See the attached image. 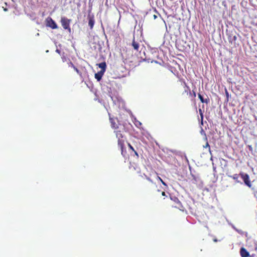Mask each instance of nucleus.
Returning a JSON list of instances; mask_svg holds the SVG:
<instances>
[{
	"instance_id": "f257e3e1",
	"label": "nucleus",
	"mask_w": 257,
	"mask_h": 257,
	"mask_svg": "<svg viewBox=\"0 0 257 257\" xmlns=\"http://www.w3.org/2000/svg\"><path fill=\"white\" fill-rule=\"evenodd\" d=\"M179 91L180 95L182 97L189 94V86L184 80H180V86L179 88Z\"/></svg>"
},
{
	"instance_id": "f03ea898",
	"label": "nucleus",
	"mask_w": 257,
	"mask_h": 257,
	"mask_svg": "<svg viewBox=\"0 0 257 257\" xmlns=\"http://www.w3.org/2000/svg\"><path fill=\"white\" fill-rule=\"evenodd\" d=\"M116 138L118 139L117 142H118V145L120 148L121 151V154L122 155L124 156L123 155V147H124V135L121 133V131H115Z\"/></svg>"
},
{
	"instance_id": "7ed1b4c3",
	"label": "nucleus",
	"mask_w": 257,
	"mask_h": 257,
	"mask_svg": "<svg viewBox=\"0 0 257 257\" xmlns=\"http://www.w3.org/2000/svg\"><path fill=\"white\" fill-rule=\"evenodd\" d=\"M71 21L70 19L65 17H62L61 19V23L62 27L64 29L67 30L69 33L71 32V28L70 27Z\"/></svg>"
},
{
	"instance_id": "20e7f679",
	"label": "nucleus",
	"mask_w": 257,
	"mask_h": 257,
	"mask_svg": "<svg viewBox=\"0 0 257 257\" xmlns=\"http://www.w3.org/2000/svg\"><path fill=\"white\" fill-rule=\"evenodd\" d=\"M239 175L241 179L243 180L244 184L248 187L251 188L252 185L249 179V175L247 174H245L242 172L240 173Z\"/></svg>"
},
{
	"instance_id": "39448f33",
	"label": "nucleus",
	"mask_w": 257,
	"mask_h": 257,
	"mask_svg": "<svg viewBox=\"0 0 257 257\" xmlns=\"http://www.w3.org/2000/svg\"><path fill=\"white\" fill-rule=\"evenodd\" d=\"M109 119L111 127L114 130H117L118 128V120L117 118L116 117L111 116L109 113Z\"/></svg>"
},
{
	"instance_id": "423d86ee",
	"label": "nucleus",
	"mask_w": 257,
	"mask_h": 257,
	"mask_svg": "<svg viewBox=\"0 0 257 257\" xmlns=\"http://www.w3.org/2000/svg\"><path fill=\"white\" fill-rule=\"evenodd\" d=\"M46 26L50 27L52 29H56L58 28L57 25L55 22L50 17H48L46 19Z\"/></svg>"
},
{
	"instance_id": "0eeeda50",
	"label": "nucleus",
	"mask_w": 257,
	"mask_h": 257,
	"mask_svg": "<svg viewBox=\"0 0 257 257\" xmlns=\"http://www.w3.org/2000/svg\"><path fill=\"white\" fill-rule=\"evenodd\" d=\"M140 42L141 41L139 40H136L135 39V37H134V39L133 40L132 43L131 44L133 48V49L136 52H139V49L140 47Z\"/></svg>"
},
{
	"instance_id": "6e6552de",
	"label": "nucleus",
	"mask_w": 257,
	"mask_h": 257,
	"mask_svg": "<svg viewBox=\"0 0 257 257\" xmlns=\"http://www.w3.org/2000/svg\"><path fill=\"white\" fill-rule=\"evenodd\" d=\"M87 19L88 20V26H89L90 29L92 30L93 28L95 23L94 16L93 15L88 14Z\"/></svg>"
},
{
	"instance_id": "1a4fd4ad",
	"label": "nucleus",
	"mask_w": 257,
	"mask_h": 257,
	"mask_svg": "<svg viewBox=\"0 0 257 257\" xmlns=\"http://www.w3.org/2000/svg\"><path fill=\"white\" fill-rule=\"evenodd\" d=\"M188 95L191 98V101L194 103H195V97L196 96V93L195 90L194 89L191 90L190 88H189V92Z\"/></svg>"
},
{
	"instance_id": "9d476101",
	"label": "nucleus",
	"mask_w": 257,
	"mask_h": 257,
	"mask_svg": "<svg viewBox=\"0 0 257 257\" xmlns=\"http://www.w3.org/2000/svg\"><path fill=\"white\" fill-rule=\"evenodd\" d=\"M240 254L241 257H248L249 252L244 247H241L240 250Z\"/></svg>"
},
{
	"instance_id": "9b49d317",
	"label": "nucleus",
	"mask_w": 257,
	"mask_h": 257,
	"mask_svg": "<svg viewBox=\"0 0 257 257\" xmlns=\"http://www.w3.org/2000/svg\"><path fill=\"white\" fill-rule=\"evenodd\" d=\"M104 72H103L102 71H99L97 73L95 74V78L97 79V81H100L102 76L103 75Z\"/></svg>"
},
{
	"instance_id": "f8f14e48",
	"label": "nucleus",
	"mask_w": 257,
	"mask_h": 257,
	"mask_svg": "<svg viewBox=\"0 0 257 257\" xmlns=\"http://www.w3.org/2000/svg\"><path fill=\"white\" fill-rule=\"evenodd\" d=\"M198 96L202 103H205L207 104L209 101V100L208 98L204 99L202 95L200 93L198 94Z\"/></svg>"
},
{
	"instance_id": "ddd939ff",
	"label": "nucleus",
	"mask_w": 257,
	"mask_h": 257,
	"mask_svg": "<svg viewBox=\"0 0 257 257\" xmlns=\"http://www.w3.org/2000/svg\"><path fill=\"white\" fill-rule=\"evenodd\" d=\"M98 66L99 68H101V70L100 71H102L103 72H104L105 71L106 67L105 62H102L98 64Z\"/></svg>"
},
{
	"instance_id": "4468645a",
	"label": "nucleus",
	"mask_w": 257,
	"mask_h": 257,
	"mask_svg": "<svg viewBox=\"0 0 257 257\" xmlns=\"http://www.w3.org/2000/svg\"><path fill=\"white\" fill-rule=\"evenodd\" d=\"M239 174H234L233 175H228V176L232 179H233V180H235L236 182L237 183H239V181L238 180V179L239 178Z\"/></svg>"
},
{
	"instance_id": "2eb2a0df",
	"label": "nucleus",
	"mask_w": 257,
	"mask_h": 257,
	"mask_svg": "<svg viewBox=\"0 0 257 257\" xmlns=\"http://www.w3.org/2000/svg\"><path fill=\"white\" fill-rule=\"evenodd\" d=\"M157 179L160 181V182L162 183L163 185H164L165 186H167L166 183L159 176H157Z\"/></svg>"
},
{
	"instance_id": "dca6fc26",
	"label": "nucleus",
	"mask_w": 257,
	"mask_h": 257,
	"mask_svg": "<svg viewBox=\"0 0 257 257\" xmlns=\"http://www.w3.org/2000/svg\"><path fill=\"white\" fill-rule=\"evenodd\" d=\"M145 178L148 181H149L150 182H151L152 184H155V183L153 182V181L149 177H148V176H147L146 175H145Z\"/></svg>"
},
{
	"instance_id": "f3484780",
	"label": "nucleus",
	"mask_w": 257,
	"mask_h": 257,
	"mask_svg": "<svg viewBox=\"0 0 257 257\" xmlns=\"http://www.w3.org/2000/svg\"><path fill=\"white\" fill-rule=\"evenodd\" d=\"M199 113L200 115L201 121L202 122L203 119V112H202V110H201V109H200V108L199 109Z\"/></svg>"
},
{
	"instance_id": "a211bd4d",
	"label": "nucleus",
	"mask_w": 257,
	"mask_h": 257,
	"mask_svg": "<svg viewBox=\"0 0 257 257\" xmlns=\"http://www.w3.org/2000/svg\"><path fill=\"white\" fill-rule=\"evenodd\" d=\"M71 64L72 66V67L74 68V70L77 72V73H79V70L76 67H75L72 63H71Z\"/></svg>"
},
{
	"instance_id": "6ab92c4d",
	"label": "nucleus",
	"mask_w": 257,
	"mask_h": 257,
	"mask_svg": "<svg viewBox=\"0 0 257 257\" xmlns=\"http://www.w3.org/2000/svg\"><path fill=\"white\" fill-rule=\"evenodd\" d=\"M128 146L131 150H132L133 151H135L134 148L130 143H128Z\"/></svg>"
},
{
	"instance_id": "aec40b11",
	"label": "nucleus",
	"mask_w": 257,
	"mask_h": 257,
	"mask_svg": "<svg viewBox=\"0 0 257 257\" xmlns=\"http://www.w3.org/2000/svg\"><path fill=\"white\" fill-rule=\"evenodd\" d=\"M203 147H204V148H207V147H208V148H209V149H210V146H209V144H208V142H207L206 143L205 146H203Z\"/></svg>"
},
{
	"instance_id": "412c9836",
	"label": "nucleus",
	"mask_w": 257,
	"mask_h": 257,
	"mask_svg": "<svg viewBox=\"0 0 257 257\" xmlns=\"http://www.w3.org/2000/svg\"><path fill=\"white\" fill-rule=\"evenodd\" d=\"M134 153H135V155H136V156H137V157L138 158H139V155H138V153H137L135 150V151H134Z\"/></svg>"
},
{
	"instance_id": "4be33fe9",
	"label": "nucleus",
	"mask_w": 257,
	"mask_h": 257,
	"mask_svg": "<svg viewBox=\"0 0 257 257\" xmlns=\"http://www.w3.org/2000/svg\"><path fill=\"white\" fill-rule=\"evenodd\" d=\"M157 17H157V16L156 15H154V16H153V18H154V19H157Z\"/></svg>"
},
{
	"instance_id": "5701e85b",
	"label": "nucleus",
	"mask_w": 257,
	"mask_h": 257,
	"mask_svg": "<svg viewBox=\"0 0 257 257\" xmlns=\"http://www.w3.org/2000/svg\"><path fill=\"white\" fill-rule=\"evenodd\" d=\"M162 196H166V193H165V192H164V191H163V192H162Z\"/></svg>"
},
{
	"instance_id": "b1692460",
	"label": "nucleus",
	"mask_w": 257,
	"mask_h": 257,
	"mask_svg": "<svg viewBox=\"0 0 257 257\" xmlns=\"http://www.w3.org/2000/svg\"><path fill=\"white\" fill-rule=\"evenodd\" d=\"M145 188L146 189H149V187H148V185H145Z\"/></svg>"
},
{
	"instance_id": "393cba45",
	"label": "nucleus",
	"mask_w": 257,
	"mask_h": 257,
	"mask_svg": "<svg viewBox=\"0 0 257 257\" xmlns=\"http://www.w3.org/2000/svg\"><path fill=\"white\" fill-rule=\"evenodd\" d=\"M214 242H217V239H214Z\"/></svg>"
},
{
	"instance_id": "a878e982",
	"label": "nucleus",
	"mask_w": 257,
	"mask_h": 257,
	"mask_svg": "<svg viewBox=\"0 0 257 257\" xmlns=\"http://www.w3.org/2000/svg\"><path fill=\"white\" fill-rule=\"evenodd\" d=\"M226 94L228 95V92L227 91H226Z\"/></svg>"
},
{
	"instance_id": "bb28decb",
	"label": "nucleus",
	"mask_w": 257,
	"mask_h": 257,
	"mask_svg": "<svg viewBox=\"0 0 257 257\" xmlns=\"http://www.w3.org/2000/svg\"><path fill=\"white\" fill-rule=\"evenodd\" d=\"M7 10V9H4V11H6Z\"/></svg>"
}]
</instances>
